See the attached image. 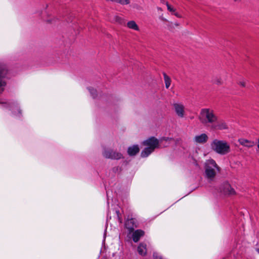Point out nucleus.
<instances>
[{
  "mask_svg": "<svg viewBox=\"0 0 259 259\" xmlns=\"http://www.w3.org/2000/svg\"><path fill=\"white\" fill-rule=\"evenodd\" d=\"M198 119L204 124H210L217 121V116L213 110L210 108H202L201 109Z\"/></svg>",
  "mask_w": 259,
  "mask_h": 259,
  "instance_id": "7ed1b4c3",
  "label": "nucleus"
},
{
  "mask_svg": "<svg viewBox=\"0 0 259 259\" xmlns=\"http://www.w3.org/2000/svg\"><path fill=\"white\" fill-rule=\"evenodd\" d=\"M223 192L227 195H234L236 194L235 190L228 183L224 184Z\"/></svg>",
  "mask_w": 259,
  "mask_h": 259,
  "instance_id": "ddd939ff",
  "label": "nucleus"
},
{
  "mask_svg": "<svg viewBox=\"0 0 259 259\" xmlns=\"http://www.w3.org/2000/svg\"><path fill=\"white\" fill-rule=\"evenodd\" d=\"M4 107L12 110L14 115L20 116L22 114L21 110L20 109L18 104L15 102H9L5 104Z\"/></svg>",
  "mask_w": 259,
  "mask_h": 259,
  "instance_id": "0eeeda50",
  "label": "nucleus"
},
{
  "mask_svg": "<svg viewBox=\"0 0 259 259\" xmlns=\"http://www.w3.org/2000/svg\"><path fill=\"white\" fill-rule=\"evenodd\" d=\"M238 142L241 145L248 148L252 147L255 145L253 141H249L245 139H240L238 140Z\"/></svg>",
  "mask_w": 259,
  "mask_h": 259,
  "instance_id": "dca6fc26",
  "label": "nucleus"
},
{
  "mask_svg": "<svg viewBox=\"0 0 259 259\" xmlns=\"http://www.w3.org/2000/svg\"><path fill=\"white\" fill-rule=\"evenodd\" d=\"M89 91L91 93V94L92 95V97L95 98L97 97V91L94 89H89Z\"/></svg>",
  "mask_w": 259,
  "mask_h": 259,
  "instance_id": "4be33fe9",
  "label": "nucleus"
},
{
  "mask_svg": "<svg viewBox=\"0 0 259 259\" xmlns=\"http://www.w3.org/2000/svg\"><path fill=\"white\" fill-rule=\"evenodd\" d=\"M127 26L129 28L138 31L139 30V28L138 25L136 24V23L134 21H130L129 22H128L127 23Z\"/></svg>",
  "mask_w": 259,
  "mask_h": 259,
  "instance_id": "f3484780",
  "label": "nucleus"
},
{
  "mask_svg": "<svg viewBox=\"0 0 259 259\" xmlns=\"http://www.w3.org/2000/svg\"><path fill=\"white\" fill-rule=\"evenodd\" d=\"M166 6H167V10L171 12V13H174L175 11H176V9H175L174 8H172L168 3H166Z\"/></svg>",
  "mask_w": 259,
  "mask_h": 259,
  "instance_id": "5701e85b",
  "label": "nucleus"
},
{
  "mask_svg": "<svg viewBox=\"0 0 259 259\" xmlns=\"http://www.w3.org/2000/svg\"><path fill=\"white\" fill-rule=\"evenodd\" d=\"M8 72V70L6 65H0V93L4 91V87L6 84L3 79L6 77Z\"/></svg>",
  "mask_w": 259,
  "mask_h": 259,
  "instance_id": "423d86ee",
  "label": "nucleus"
},
{
  "mask_svg": "<svg viewBox=\"0 0 259 259\" xmlns=\"http://www.w3.org/2000/svg\"><path fill=\"white\" fill-rule=\"evenodd\" d=\"M142 145L146 146L141 152L142 157H147L156 149L160 148L159 140L154 137H151L142 142Z\"/></svg>",
  "mask_w": 259,
  "mask_h": 259,
  "instance_id": "f257e3e1",
  "label": "nucleus"
},
{
  "mask_svg": "<svg viewBox=\"0 0 259 259\" xmlns=\"http://www.w3.org/2000/svg\"><path fill=\"white\" fill-rule=\"evenodd\" d=\"M125 226L130 233L133 232L135 228L137 227L136 220L133 218L127 220L125 223Z\"/></svg>",
  "mask_w": 259,
  "mask_h": 259,
  "instance_id": "9d476101",
  "label": "nucleus"
},
{
  "mask_svg": "<svg viewBox=\"0 0 259 259\" xmlns=\"http://www.w3.org/2000/svg\"><path fill=\"white\" fill-rule=\"evenodd\" d=\"M107 1H111L112 2L115 3V0H106Z\"/></svg>",
  "mask_w": 259,
  "mask_h": 259,
  "instance_id": "7c9ffc66",
  "label": "nucleus"
},
{
  "mask_svg": "<svg viewBox=\"0 0 259 259\" xmlns=\"http://www.w3.org/2000/svg\"><path fill=\"white\" fill-rule=\"evenodd\" d=\"M102 154L103 156L107 159L119 160L123 158L121 153L111 148H104Z\"/></svg>",
  "mask_w": 259,
  "mask_h": 259,
  "instance_id": "39448f33",
  "label": "nucleus"
},
{
  "mask_svg": "<svg viewBox=\"0 0 259 259\" xmlns=\"http://www.w3.org/2000/svg\"><path fill=\"white\" fill-rule=\"evenodd\" d=\"M116 212L117 214V216H118V217L119 218V220H120V222H121L120 219L119 218V210H116Z\"/></svg>",
  "mask_w": 259,
  "mask_h": 259,
  "instance_id": "c85d7f7f",
  "label": "nucleus"
},
{
  "mask_svg": "<svg viewBox=\"0 0 259 259\" xmlns=\"http://www.w3.org/2000/svg\"><path fill=\"white\" fill-rule=\"evenodd\" d=\"M140 151V149L138 145H134L130 146L127 149V153L131 156H135Z\"/></svg>",
  "mask_w": 259,
  "mask_h": 259,
  "instance_id": "4468645a",
  "label": "nucleus"
},
{
  "mask_svg": "<svg viewBox=\"0 0 259 259\" xmlns=\"http://www.w3.org/2000/svg\"><path fill=\"white\" fill-rule=\"evenodd\" d=\"M173 107L176 114L180 118L184 117L185 111L184 106L181 103H174Z\"/></svg>",
  "mask_w": 259,
  "mask_h": 259,
  "instance_id": "6e6552de",
  "label": "nucleus"
},
{
  "mask_svg": "<svg viewBox=\"0 0 259 259\" xmlns=\"http://www.w3.org/2000/svg\"><path fill=\"white\" fill-rule=\"evenodd\" d=\"M218 171L221 170V168L217 165L213 159L207 161L205 165V173L207 179L212 180L216 175L214 168Z\"/></svg>",
  "mask_w": 259,
  "mask_h": 259,
  "instance_id": "20e7f679",
  "label": "nucleus"
},
{
  "mask_svg": "<svg viewBox=\"0 0 259 259\" xmlns=\"http://www.w3.org/2000/svg\"><path fill=\"white\" fill-rule=\"evenodd\" d=\"M208 139V137L206 134H202L200 135L196 136L194 138V141L199 144L205 143Z\"/></svg>",
  "mask_w": 259,
  "mask_h": 259,
  "instance_id": "f8f14e48",
  "label": "nucleus"
},
{
  "mask_svg": "<svg viewBox=\"0 0 259 259\" xmlns=\"http://www.w3.org/2000/svg\"><path fill=\"white\" fill-rule=\"evenodd\" d=\"M163 75L165 84V87L166 89H168L171 83V79L170 77L168 75H167V74L163 72Z\"/></svg>",
  "mask_w": 259,
  "mask_h": 259,
  "instance_id": "a211bd4d",
  "label": "nucleus"
},
{
  "mask_svg": "<svg viewBox=\"0 0 259 259\" xmlns=\"http://www.w3.org/2000/svg\"><path fill=\"white\" fill-rule=\"evenodd\" d=\"M257 251L259 253V249H257Z\"/></svg>",
  "mask_w": 259,
  "mask_h": 259,
  "instance_id": "f704fd0d",
  "label": "nucleus"
},
{
  "mask_svg": "<svg viewBox=\"0 0 259 259\" xmlns=\"http://www.w3.org/2000/svg\"><path fill=\"white\" fill-rule=\"evenodd\" d=\"M137 251L141 255H146L147 254V245L144 242L140 243L138 246Z\"/></svg>",
  "mask_w": 259,
  "mask_h": 259,
  "instance_id": "2eb2a0df",
  "label": "nucleus"
},
{
  "mask_svg": "<svg viewBox=\"0 0 259 259\" xmlns=\"http://www.w3.org/2000/svg\"><path fill=\"white\" fill-rule=\"evenodd\" d=\"M211 149L218 154L224 155L231 151L230 145L225 140L214 139L210 144Z\"/></svg>",
  "mask_w": 259,
  "mask_h": 259,
  "instance_id": "f03ea898",
  "label": "nucleus"
},
{
  "mask_svg": "<svg viewBox=\"0 0 259 259\" xmlns=\"http://www.w3.org/2000/svg\"><path fill=\"white\" fill-rule=\"evenodd\" d=\"M164 21H167L165 19H163Z\"/></svg>",
  "mask_w": 259,
  "mask_h": 259,
  "instance_id": "72a5a7b5",
  "label": "nucleus"
},
{
  "mask_svg": "<svg viewBox=\"0 0 259 259\" xmlns=\"http://www.w3.org/2000/svg\"><path fill=\"white\" fill-rule=\"evenodd\" d=\"M115 3L119 4L121 5H128L130 3V0H115Z\"/></svg>",
  "mask_w": 259,
  "mask_h": 259,
  "instance_id": "aec40b11",
  "label": "nucleus"
},
{
  "mask_svg": "<svg viewBox=\"0 0 259 259\" xmlns=\"http://www.w3.org/2000/svg\"><path fill=\"white\" fill-rule=\"evenodd\" d=\"M145 235V232L144 231L138 229L134 232H133V235H132V239L134 242H138L140 238L144 236Z\"/></svg>",
  "mask_w": 259,
  "mask_h": 259,
  "instance_id": "9b49d317",
  "label": "nucleus"
},
{
  "mask_svg": "<svg viewBox=\"0 0 259 259\" xmlns=\"http://www.w3.org/2000/svg\"><path fill=\"white\" fill-rule=\"evenodd\" d=\"M174 15L175 16H176L178 18H181L182 17V16H181V15L180 14H179L178 13H177V12H174Z\"/></svg>",
  "mask_w": 259,
  "mask_h": 259,
  "instance_id": "bb28decb",
  "label": "nucleus"
},
{
  "mask_svg": "<svg viewBox=\"0 0 259 259\" xmlns=\"http://www.w3.org/2000/svg\"><path fill=\"white\" fill-rule=\"evenodd\" d=\"M153 256L154 259H163L162 256L156 252L153 253Z\"/></svg>",
  "mask_w": 259,
  "mask_h": 259,
  "instance_id": "b1692460",
  "label": "nucleus"
},
{
  "mask_svg": "<svg viewBox=\"0 0 259 259\" xmlns=\"http://www.w3.org/2000/svg\"><path fill=\"white\" fill-rule=\"evenodd\" d=\"M175 26H179V23H176L175 24Z\"/></svg>",
  "mask_w": 259,
  "mask_h": 259,
  "instance_id": "2f4dec72",
  "label": "nucleus"
},
{
  "mask_svg": "<svg viewBox=\"0 0 259 259\" xmlns=\"http://www.w3.org/2000/svg\"><path fill=\"white\" fill-rule=\"evenodd\" d=\"M169 139L168 138H163L161 140V141L163 140H168Z\"/></svg>",
  "mask_w": 259,
  "mask_h": 259,
  "instance_id": "c756f323",
  "label": "nucleus"
},
{
  "mask_svg": "<svg viewBox=\"0 0 259 259\" xmlns=\"http://www.w3.org/2000/svg\"><path fill=\"white\" fill-rule=\"evenodd\" d=\"M210 128L213 130H222L227 129L228 126L224 121L217 119V121L212 123Z\"/></svg>",
  "mask_w": 259,
  "mask_h": 259,
  "instance_id": "1a4fd4ad",
  "label": "nucleus"
},
{
  "mask_svg": "<svg viewBox=\"0 0 259 259\" xmlns=\"http://www.w3.org/2000/svg\"><path fill=\"white\" fill-rule=\"evenodd\" d=\"M239 84L242 87H245V82L244 81H241L239 82Z\"/></svg>",
  "mask_w": 259,
  "mask_h": 259,
  "instance_id": "a878e982",
  "label": "nucleus"
},
{
  "mask_svg": "<svg viewBox=\"0 0 259 259\" xmlns=\"http://www.w3.org/2000/svg\"><path fill=\"white\" fill-rule=\"evenodd\" d=\"M112 170L113 172L116 173L121 171V168L119 166H115L112 168Z\"/></svg>",
  "mask_w": 259,
  "mask_h": 259,
  "instance_id": "393cba45",
  "label": "nucleus"
},
{
  "mask_svg": "<svg viewBox=\"0 0 259 259\" xmlns=\"http://www.w3.org/2000/svg\"><path fill=\"white\" fill-rule=\"evenodd\" d=\"M114 20L118 23L121 25L125 24V21L122 18L118 16H116L114 17Z\"/></svg>",
  "mask_w": 259,
  "mask_h": 259,
  "instance_id": "6ab92c4d",
  "label": "nucleus"
},
{
  "mask_svg": "<svg viewBox=\"0 0 259 259\" xmlns=\"http://www.w3.org/2000/svg\"><path fill=\"white\" fill-rule=\"evenodd\" d=\"M213 83L218 85H221L223 83L221 78L219 77H215L213 79Z\"/></svg>",
  "mask_w": 259,
  "mask_h": 259,
  "instance_id": "412c9836",
  "label": "nucleus"
},
{
  "mask_svg": "<svg viewBox=\"0 0 259 259\" xmlns=\"http://www.w3.org/2000/svg\"><path fill=\"white\" fill-rule=\"evenodd\" d=\"M256 151L259 154V140H258V142H257V149L256 150Z\"/></svg>",
  "mask_w": 259,
  "mask_h": 259,
  "instance_id": "cd10ccee",
  "label": "nucleus"
},
{
  "mask_svg": "<svg viewBox=\"0 0 259 259\" xmlns=\"http://www.w3.org/2000/svg\"><path fill=\"white\" fill-rule=\"evenodd\" d=\"M234 2H237L238 0H233Z\"/></svg>",
  "mask_w": 259,
  "mask_h": 259,
  "instance_id": "473e14b6",
  "label": "nucleus"
}]
</instances>
